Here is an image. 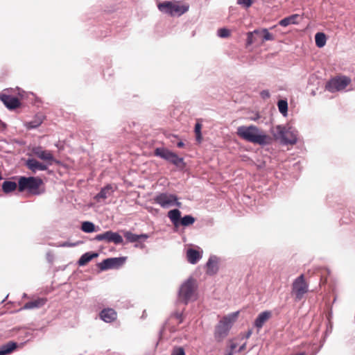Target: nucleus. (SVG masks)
<instances>
[{"instance_id": "obj_1", "label": "nucleus", "mask_w": 355, "mask_h": 355, "mask_svg": "<svg viewBox=\"0 0 355 355\" xmlns=\"http://www.w3.org/2000/svg\"><path fill=\"white\" fill-rule=\"evenodd\" d=\"M236 134L240 138L247 141L261 146L269 144L271 141V138L262 130L253 125L239 126Z\"/></svg>"}, {"instance_id": "obj_2", "label": "nucleus", "mask_w": 355, "mask_h": 355, "mask_svg": "<svg viewBox=\"0 0 355 355\" xmlns=\"http://www.w3.org/2000/svg\"><path fill=\"white\" fill-rule=\"evenodd\" d=\"M198 287V281L190 277L181 284L178 291V300L184 304H188L196 300Z\"/></svg>"}, {"instance_id": "obj_3", "label": "nucleus", "mask_w": 355, "mask_h": 355, "mask_svg": "<svg viewBox=\"0 0 355 355\" xmlns=\"http://www.w3.org/2000/svg\"><path fill=\"white\" fill-rule=\"evenodd\" d=\"M157 7L162 13L171 17L181 16L189 10L187 3L179 1H165L159 3Z\"/></svg>"}, {"instance_id": "obj_4", "label": "nucleus", "mask_w": 355, "mask_h": 355, "mask_svg": "<svg viewBox=\"0 0 355 355\" xmlns=\"http://www.w3.org/2000/svg\"><path fill=\"white\" fill-rule=\"evenodd\" d=\"M239 313L238 311L225 315L220 319L215 329V337L218 340H222L228 335L230 329L238 319Z\"/></svg>"}, {"instance_id": "obj_5", "label": "nucleus", "mask_w": 355, "mask_h": 355, "mask_svg": "<svg viewBox=\"0 0 355 355\" xmlns=\"http://www.w3.org/2000/svg\"><path fill=\"white\" fill-rule=\"evenodd\" d=\"M42 184V180L36 177H20L18 180L19 191L27 190L29 193L38 195L40 193L39 187Z\"/></svg>"}, {"instance_id": "obj_6", "label": "nucleus", "mask_w": 355, "mask_h": 355, "mask_svg": "<svg viewBox=\"0 0 355 355\" xmlns=\"http://www.w3.org/2000/svg\"><path fill=\"white\" fill-rule=\"evenodd\" d=\"M273 136L277 139H280L282 143L284 144H295L297 142V134L285 126L277 125L272 131Z\"/></svg>"}, {"instance_id": "obj_7", "label": "nucleus", "mask_w": 355, "mask_h": 355, "mask_svg": "<svg viewBox=\"0 0 355 355\" xmlns=\"http://www.w3.org/2000/svg\"><path fill=\"white\" fill-rule=\"evenodd\" d=\"M180 216L181 212L177 209H172L168 212V217L176 228L180 226L188 227L193 225L195 222V218L190 215H187L182 218Z\"/></svg>"}, {"instance_id": "obj_8", "label": "nucleus", "mask_w": 355, "mask_h": 355, "mask_svg": "<svg viewBox=\"0 0 355 355\" xmlns=\"http://www.w3.org/2000/svg\"><path fill=\"white\" fill-rule=\"evenodd\" d=\"M350 83V78L345 76H338L327 82L326 89L333 93L345 89Z\"/></svg>"}, {"instance_id": "obj_9", "label": "nucleus", "mask_w": 355, "mask_h": 355, "mask_svg": "<svg viewBox=\"0 0 355 355\" xmlns=\"http://www.w3.org/2000/svg\"><path fill=\"white\" fill-rule=\"evenodd\" d=\"M309 291V285L306 282L304 275H301L295 279L292 285V293L295 299L300 300Z\"/></svg>"}, {"instance_id": "obj_10", "label": "nucleus", "mask_w": 355, "mask_h": 355, "mask_svg": "<svg viewBox=\"0 0 355 355\" xmlns=\"http://www.w3.org/2000/svg\"><path fill=\"white\" fill-rule=\"evenodd\" d=\"M31 152L34 156L42 160L44 164H47V166H51L53 163H58L51 151L44 150L41 146L33 147Z\"/></svg>"}, {"instance_id": "obj_11", "label": "nucleus", "mask_w": 355, "mask_h": 355, "mask_svg": "<svg viewBox=\"0 0 355 355\" xmlns=\"http://www.w3.org/2000/svg\"><path fill=\"white\" fill-rule=\"evenodd\" d=\"M155 155L171 162L177 166H180L184 163L183 158L179 157L175 153L164 148H156L155 150Z\"/></svg>"}, {"instance_id": "obj_12", "label": "nucleus", "mask_w": 355, "mask_h": 355, "mask_svg": "<svg viewBox=\"0 0 355 355\" xmlns=\"http://www.w3.org/2000/svg\"><path fill=\"white\" fill-rule=\"evenodd\" d=\"M155 201L164 208H168L172 206L181 207V203L178 200L177 197L172 194H159L156 196Z\"/></svg>"}, {"instance_id": "obj_13", "label": "nucleus", "mask_w": 355, "mask_h": 355, "mask_svg": "<svg viewBox=\"0 0 355 355\" xmlns=\"http://www.w3.org/2000/svg\"><path fill=\"white\" fill-rule=\"evenodd\" d=\"M125 257L108 258L98 264L101 270H107L110 269H116L123 266L125 262Z\"/></svg>"}, {"instance_id": "obj_14", "label": "nucleus", "mask_w": 355, "mask_h": 355, "mask_svg": "<svg viewBox=\"0 0 355 355\" xmlns=\"http://www.w3.org/2000/svg\"><path fill=\"white\" fill-rule=\"evenodd\" d=\"M98 241H105L108 243H121L123 240L122 236L117 232L107 231L96 236Z\"/></svg>"}, {"instance_id": "obj_15", "label": "nucleus", "mask_w": 355, "mask_h": 355, "mask_svg": "<svg viewBox=\"0 0 355 355\" xmlns=\"http://www.w3.org/2000/svg\"><path fill=\"white\" fill-rule=\"evenodd\" d=\"M9 91L10 89H6L4 93L1 94L0 99L7 108L10 110L15 109L19 106L20 102L18 98L7 94Z\"/></svg>"}, {"instance_id": "obj_16", "label": "nucleus", "mask_w": 355, "mask_h": 355, "mask_svg": "<svg viewBox=\"0 0 355 355\" xmlns=\"http://www.w3.org/2000/svg\"><path fill=\"white\" fill-rule=\"evenodd\" d=\"M26 166L33 173H36L38 171H46L49 167L47 164L40 162L34 158L28 159L26 161Z\"/></svg>"}, {"instance_id": "obj_17", "label": "nucleus", "mask_w": 355, "mask_h": 355, "mask_svg": "<svg viewBox=\"0 0 355 355\" xmlns=\"http://www.w3.org/2000/svg\"><path fill=\"white\" fill-rule=\"evenodd\" d=\"M218 257L215 256L211 257L205 266L206 273L209 275H215L218 270Z\"/></svg>"}, {"instance_id": "obj_18", "label": "nucleus", "mask_w": 355, "mask_h": 355, "mask_svg": "<svg viewBox=\"0 0 355 355\" xmlns=\"http://www.w3.org/2000/svg\"><path fill=\"white\" fill-rule=\"evenodd\" d=\"M47 302L46 298L44 297H38L35 300H33L31 302H26L22 308L21 310L26 309H38L43 306Z\"/></svg>"}, {"instance_id": "obj_19", "label": "nucleus", "mask_w": 355, "mask_h": 355, "mask_svg": "<svg viewBox=\"0 0 355 355\" xmlns=\"http://www.w3.org/2000/svg\"><path fill=\"white\" fill-rule=\"evenodd\" d=\"M116 312L112 309H105L100 313L101 318L105 322H111L116 319Z\"/></svg>"}, {"instance_id": "obj_20", "label": "nucleus", "mask_w": 355, "mask_h": 355, "mask_svg": "<svg viewBox=\"0 0 355 355\" xmlns=\"http://www.w3.org/2000/svg\"><path fill=\"white\" fill-rule=\"evenodd\" d=\"M124 236L130 243L144 242L148 237L147 234H135L130 232H125Z\"/></svg>"}, {"instance_id": "obj_21", "label": "nucleus", "mask_w": 355, "mask_h": 355, "mask_svg": "<svg viewBox=\"0 0 355 355\" xmlns=\"http://www.w3.org/2000/svg\"><path fill=\"white\" fill-rule=\"evenodd\" d=\"M270 317V311H266L261 312L256 318L254 321V326L258 329H261Z\"/></svg>"}, {"instance_id": "obj_22", "label": "nucleus", "mask_w": 355, "mask_h": 355, "mask_svg": "<svg viewBox=\"0 0 355 355\" xmlns=\"http://www.w3.org/2000/svg\"><path fill=\"white\" fill-rule=\"evenodd\" d=\"M299 18L300 15L298 14H293L280 20L279 21V24L284 27H286L290 24H297L299 23Z\"/></svg>"}, {"instance_id": "obj_23", "label": "nucleus", "mask_w": 355, "mask_h": 355, "mask_svg": "<svg viewBox=\"0 0 355 355\" xmlns=\"http://www.w3.org/2000/svg\"><path fill=\"white\" fill-rule=\"evenodd\" d=\"M113 193L112 187L110 185L103 188L101 191L95 196L97 201L105 200L110 196Z\"/></svg>"}, {"instance_id": "obj_24", "label": "nucleus", "mask_w": 355, "mask_h": 355, "mask_svg": "<svg viewBox=\"0 0 355 355\" xmlns=\"http://www.w3.org/2000/svg\"><path fill=\"white\" fill-rule=\"evenodd\" d=\"M98 257V254L95 252H86L83 254L78 261L79 266H85L93 258Z\"/></svg>"}, {"instance_id": "obj_25", "label": "nucleus", "mask_w": 355, "mask_h": 355, "mask_svg": "<svg viewBox=\"0 0 355 355\" xmlns=\"http://www.w3.org/2000/svg\"><path fill=\"white\" fill-rule=\"evenodd\" d=\"M17 347V343L15 342H8L0 347V355H6L11 353Z\"/></svg>"}, {"instance_id": "obj_26", "label": "nucleus", "mask_w": 355, "mask_h": 355, "mask_svg": "<svg viewBox=\"0 0 355 355\" xmlns=\"http://www.w3.org/2000/svg\"><path fill=\"white\" fill-rule=\"evenodd\" d=\"M315 45L318 48L323 47L327 42V37L323 33H317L315 35Z\"/></svg>"}, {"instance_id": "obj_27", "label": "nucleus", "mask_w": 355, "mask_h": 355, "mask_svg": "<svg viewBox=\"0 0 355 355\" xmlns=\"http://www.w3.org/2000/svg\"><path fill=\"white\" fill-rule=\"evenodd\" d=\"M200 254L197 250L189 249L187 250V257L189 263L194 264L198 261Z\"/></svg>"}, {"instance_id": "obj_28", "label": "nucleus", "mask_w": 355, "mask_h": 355, "mask_svg": "<svg viewBox=\"0 0 355 355\" xmlns=\"http://www.w3.org/2000/svg\"><path fill=\"white\" fill-rule=\"evenodd\" d=\"M42 120L41 116H36L33 121L26 123L25 125L28 129L36 128L41 125Z\"/></svg>"}, {"instance_id": "obj_29", "label": "nucleus", "mask_w": 355, "mask_h": 355, "mask_svg": "<svg viewBox=\"0 0 355 355\" xmlns=\"http://www.w3.org/2000/svg\"><path fill=\"white\" fill-rule=\"evenodd\" d=\"M17 186L15 182L5 181L2 184V189L4 193H8L14 191L17 189Z\"/></svg>"}, {"instance_id": "obj_30", "label": "nucleus", "mask_w": 355, "mask_h": 355, "mask_svg": "<svg viewBox=\"0 0 355 355\" xmlns=\"http://www.w3.org/2000/svg\"><path fill=\"white\" fill-rule=\"evenodd\" d=\"M260 34H261V31L258 29L254 30L252 32H248L247 34V45L250 46V45L252 44L256 41L254 35H259Z\"/></svg>"}, {"instance_id": "obj_31", "label": "nucleus", "mask_w": 355, "mask_h": 355, "mask_svg": "<svg viewBox=\"0 0 355 355\" xmlns=\"http://www.w3.org/2000/svg\"><path fill=\"white\" fill-rule=\"evenodd\" d=\"M279 111L286 116L288 111V103L286 100H279L277 103Z\"/></svg>"}, {"instance_id": "obj_32", "label": "nucleus", "mask_w": 355, "mask_h": 355, "mask_svg": "<svg viewBox=\"0 0 355 355\" xmlns=\"http://www.w3.org/2000/svg\"><path fill=\"white\" fill-rule=\"evenodd\" d=\"M82 230L88 233L93 232L95 230V226L91 222H83L82 224Z\"/></svg>"}, {"instance_id": "obj_33", "label": "nucleus", "mask_w": 355, "mask_h": 355, "mask_svg": "<svg viewBox=\"0 0 355 355\" xmlns=\"http://www.w3.org/2000/svg\"><path fill=\"white\" fill-rule=\"evenodd\" d=\"M261 31V35H263V40H262V42H264L265 41H268V40H275V37L274 36L270 33L268 31V29L266 28H263L261 30H259Z\"/></svg>"}, {"instance_id": "obj_34", "label": "nucleus", "mask_w": 355, "mask_h": 355, "mask_svg": "<svg viewBox=\"0 0 355 355\" xmlns=\"http://www.w3.org/2000/svg\"><path fill=\"white\" fill-rule=\"evenodd\" d=\"M218 35L223 38L228 37L230 35V31L225 28H220L218 31Z\"/></svg>"}, {"instance_id": "obj_35", "label": "nucleus", "mask_w": 355, "mask_h": 355, "mask_svg": "<svg viewBox=\"0 0 355 355\" xmlns=\"http://www.w3.org/2000/svg\"><path fill=\"white\" fill-rule=\"evenodd\" d=\"M171 355H185V352L182 347H175L173 349Z\"/></svg>"}, {"instance_id": "obj_36", "label": "nucleus", "mask_w": 355, "mask_h": 355, "mask_svg": "<svg viewBox=\"0 0 355 355\" xmlns=\"http://www.w3.org/2000/svg\"><path fill=\"white\" fill-rule=\"evenodd\" d=\"M237 3L246 8H249L252 6V0H237Z\"/></svg>"}, {"instance_id": "obj_37", "label": "nucleus", "mask_w": 355, "mask_h": 355, "mask_svg": "<svg viewBox=\"0 0 355 355\" xmlns=\"http://www.w3.org/2000/svg\"><path fill=\"white\" fill-rule=\"evenodd\" d=\"M195 132L196 136V139L198 141L200 139V122L197 121L195 125Z\"/></svg>"}, {"instance_id": "obj_38", "label": "nucleus", "mask_w": 355, "mask_h": 355, "mask_svg": "<svg viewBox=\"0 0 355 355\" xmlns=\"http://www.w3.org/2000/svg\"><path fill=\"white\" fill-rule=\"evenodd\" d=\"M261 96L263 98H268L270 97V93L268 90H263L260 93Z\"/></svg>"}, {"instance_id": "obj_39", "label": "nucleus", "mask_w": 355, "mask_h": 355, "mask_svg": "<svg viewBox=\"0 0 355 355\" xmlns=\"http://www.w3.org/2000/svg\"><path fill=\"white\" fill-rule=\"evenodd\" d=\"M177 146H178V147H179V148H182V147L184 146V144L182 141H179V142L177 144Z\"/></svg>"}, {"instance_id": "obj_40", "label": "nucleus", "mask_w": 355, "mask_h": 355, "mask_svg": "<svg viewBox=\"0 0 355 355\" xmlns=\"http://www.w3.org/2000/svg\"><path fill=\"white\" fill-rule=\"evenodd\" d=\"M251 334H252V331L251 330L248 331V334L246 335V337L249 338L251 336Z\"/></svg>"}, {"instance_id": "obj_41", "label": "nucleus", "mask_w": 355, "mask_h": 355, "mask_svg": "<svg viewBox=\"0 0 355 355\" xmlns=\"http://www.w3.org/2000/svg\"><path fill=\"white\" fill-rule=\"evenodd\" d=\"M47 257H48L49 261H51V257H50L49 254L47 255Z\"/></svg>"}, {"instance_id": "obj_42", "label": "nucleus", "mask_w": 355, "mask_h": 355, "mask_svg": "<svg viewBox=\"0 0 355 355\" xmlns=\"http://www.w3.org/2000/svg\"><path fill=\"white\" fill-rule=\"evenodd\" d=\"M18 90H19V92H18L19 95H20V96H22V94H21V92H19V89H18Z\"/></svg>"}, {"instance_id": "obj_43", "label": "nucleus", "mask_w": 355, "mask_h": 355, "mask_svg": "<svg viewBox=\"0 0 355 355\" xmlns=\"http://www.w3.org/2000/svg\"><path fill=\"white\" fill-rule=\"evenodd\" d=\"M166 327H164L163 333L166 331Z\"/></svg>"}, {"instance_id": "obj_44", "label": "nucleus", "mask_w": 355, "mask_h": 355, "mask_svg": "<svg viewBox=\"0 0 355 355\" xmlns=\"http://www.w3.org/2000/svg\"><path fill=\"white\" fill-rule=\"evenodd\" d=\"M23 297H27V295H26V294H24Z\"/></svg>"}]
</instances>
